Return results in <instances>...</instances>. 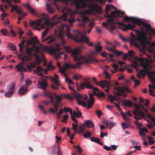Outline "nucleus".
<instances>
[{"label":"nucleus","mask_w":155,"mask_h":155,"mask_svg":"<svg viewBox=\"0 0 155 155\" xmlns=\"http://www.w3.org/2000/svg\"><path fill=\"white\" fill-rule=\"evenodd\" d=\"M64 48L66 51L69 53H71L73 57L74 60L75 61H78L75 64L70 65L68 63L65 62L64 65L62 68H60V72L63 74L65 72L66 69L70 68L76 69L77 67H80L83 63L90 64L93 63V61L98 62V61L95 59L93 56L88 55L84 56L81 55L79 57L78 56L79 55V52L80 51L79 48H76L73 50L71 49L70 47L68 45H65Z\"/></svg>","instance_id":"obj_1"},{"label":"nucleus","mask_w":155,"mask_h":155,"mask_svg":"<svg viewBox=\"0 0 155 155\" xmlns=\"http://www.w3.org/2000/svg\"><path fill=\"white\" fill-rule=\"evenodd\" d=\"M124 12L117 10L116 8L115 11L112 12L110 15L108 14L105 16V17L108 18L107 21L109 24H118L119 28L123 31H126L128 29H133L134 26L132 24H128L125 25L123 23L118 22L115 20L114 18H117L119 17H122V15H124Z\"/></svg>","instance_id":"obj_2"},{"label":"nucleus","mask_w":155,"mask_h":155,"mask_svg":"<svg viewBox=\"0 0 155 155\" xmlns=\"http://www.w3.org/2000/svg\"><path fill=\"white\" fill-rule=\"evenodd\" d=\"M42 17L38 20L35 21H32L31 23V25L34 29L38 30L40 31L41 29L35 26L36 25L37 26H40L41 23L43 22V20H44L45 24L47 26H50L51 27H53L57 24L59 22V21H57L53 22H51L49 21V17L48 15L44 13L42 15Z\"/></svg>","instance_id":"obj_3"},{"label":"nucleus","mask_w":155,"mask_h":155,"mask_svg":"<svg viewBox=\"0 0 155 155\" xmlns=\"http://www.w3.org/2000/svg\"><path fill=\"white\" fill-rule=\"evenodd\" d=\"M94 10L99 14L102 13L101 8L98 4L94 3L91 6L89 10L81 11L80 12V14L82 17L83 21L84 23V24L83 25L84 26H85V24L89 20V18L86 16V15L93 14Z\"/></svg>","instance_id":"obj_4"},{"label":"nucleus","mask_w":155,"mask_h":155,"mask_svg":"<svg viewBox=\"0 0 155 155\" xmlns=\"http://www.w3.org/2000/svg\"><path fill=\"white\" fill-rule=\"evenodd\" d=\"M61 41L60 42L57 43L56 44V48L54 47H50L48 46H47L48 48L46 49V50H48L49 53L51 55H53L54 54L55 55V58L58 59L60 58V55L58 53V54H56L57 51H60L61 49V48L59 47L61 45H64L65 44V41H64V39H60Z\"/></svg>","instance_id":"obj_5"},{"label":"nucleus","mask_w":155,"mask_h":155,"mask_svg":"<svg viewBox=\"0 0 155 155\" xmlns=\"http://www.w3.org/2000/svg\"><path fill=\"white\" fill-rule=\"evenodd\" d=\"M48 48V47L43 45H40L39 46H37L36 47V48L35 49V53L33 55L35 56V62L37 65H39L42 61L41 58L38 55V53H42L45 51L46 49Z\"/></svg>","instance_id":"obj_6"},{"label":"nucleus","mask_w":155,"mask_h":155,"mask_svg":"<svg viewBox=\"0 0 155 155\" xmlns=\"http://www.w3.org/2000/svg\"><path fill=\"white\" fill-rule=\"evenodd\" d=\"M124 42L129 41L131 45H134L135 46H138V44L134 40H136L140 43V45L144 48L150 46V41L148 39H122Z\"/></svg>","instance_id":"obj_7"},{"label":"nucleus","mask_w":155,"mask_h":155,"mask_svg":"<svg viewBox=\"0 0 155 155\" xmlns=\"http://www.w3.org/2000/svg\"><path fill=\"white\" fill-rule=\"evenodd\" d=\"M134 31L137 35V37L136 35H133L132 32L130 33L131 38L130 39H152L151 38L146 37L147 33L145 31L143 30L140 31L139 30H135ZM120 39H128L124 38L121 35H120Z\"/></svg>","instance_id":"obj_8"},{"label":"nucleus","mask_w":155,"mask_h":155,"mask_svg":"<svg viewBox=\"0 0 155 155\" xmlns=\"http://www.w3.org/2000/svg\"><path fill=\"white\" fill-rule=\"evenodd\" d=\"M74 32L76 33L75 35L76 37L75 38H73V35L70 33L69 27L68 26L67 28L66 35L67 37L71 38V39H89L86 36V33L85 32L81 33L80 31H78L76 30H74Z\"/></svg>","instance_id":"obj_9"},{"label":"nucleus","mask_w":155,"mask_h":155,"mask_svg":"<svg viewBox=\"0 0 155 155\" xmlns=\"http://www.w3.org/2000/svg\"><path fill=\"white\" fill-rule=\"evenodd\" d=\"M123 20L125 22L127 21H131L134 24H132L134 25V27L133 29H131V30H133L135 28L136 25H137L139 26H141L142 23L143 21L142 20H141L137 18L132 17H129L127 15L124 18Z\"/></svg>","instance_id":"obj_10"},{"label":"nucleus","mask_w":155,"mask_h":155,"mask_svg":"<svg viewBox=\"0 0 155 155\" xmlns=\"http://www.w3.org/2000/svg\"><path fill=\"white\" fill-rule=\"evenodd\" d=\"M35 48H35H26V51L27 55L24 54L20 58V60L22 61H27L31 60L32 57L31 52L32 51H35Z\"/></svg>","instance_id":"obj_11"},{"label":"nucleus","mask_w":155,"mask_h":155,"mask_svg":"<svg viewBox=\"0 0 155 155\" xmlns=\"http://www.w3.org/2000/svg\"><path fill=\"white\" fill-rule=\"evenodd\" d=\"M145 28L149 36L152 37H155V29L152 28L150 24L143 21L141 24Z\"/></svg>","instance_id":"obj_12"},{"label":"nucleus","mask_w":155,"mask_h":155,"mask_svg":"<svg viewBox=\"0 0 155 155\" xmlns=\"http://www.w3.org/2000/svg\"><path fill=\"white\" fill-rule=\"evenodd\" d=\"M38 88L41 89L44 91H46L47 90L48 84L46 78H42L40 80H38Z\"/></svg>","instance_id":"obj_13"},{"label":"nucleus","mask_w":155,"mask_h":155,"mask_svg":"<svg viewBox=\"0 0 155 155\" xmlns=\"http://www.w3.org/2000/svg\"><path fill=\"white\" fill-rule=\"evenodd\" d=\"M61 101H54V104H52V105H53L54 109H53L52 107L50 108L49 110V112L51 114L54 113H57L58 112V107H61L62 106L61 105Z\"/></svg>","instance_id":"obj_14"},{"label":"nucleus","mask_w":155,"mask_h":155,"mask_svg":"<svg viewBox=\"0 0 155 155\" xmlns=\"http://www.w3.org/2000/svg\"><path fill=\"white\" fill-rule=\"evenodd\" d=\"M102 25L109 30L111 33H113V30L115 29L116 27L114 25V24H109L107 21V22H104L103 23Z\"/></svg>","instance_id":"obj_15"},{"label":"nucleus","mask_w":155,"mask_h":155,"mask_svg":"<svg viewBox=\"0 0 155 155\" xmlns=\"http://www.w3.org/2000/svg\"><path fill=\"white\" fill-rule=\"evenodd\" d=\"M80 87L82 89L85 88L90 89L93 87V85L88 81L82 82L80 84Z\"/></svg>","instance_id":"obj_16"},{"label":"nucleus","mask_w":155,"mask_h":155,"mask_svg":"<svg viewBox=\"0 0 155 155\" xmlns=\"http://www.w3.org/2000/svg\"><path fill=\"white\" fill-rule=\"evenodd\" d=\"M24 61H22V62H20L15 66V67L17 69V70L18 71L21 72L22 71H27V69L24 66Z\"/></svg>","instance_id":"obj_17"},{"label":"nucleus","mask_w":155,"mask_h":155,"mask_svg":"<svg viewBox=\"0 0 155 155\" xmlns=\"http://www.w3.org/2000/svg\"><path fill=\"white\" fill-rule=\"evenodd\" d=\"M14 87L13 84L10 85L8 88V91L5 93V96L7 97H11L14 93Z\"/></svg>","instance_id":"obj_18"},{"label":"nucleus","mask_w":155,"mask_h":155,"mask_svg":"<svg viewBox=\"0 0 155 155\" xmlns=\"http://www.w3.org/2000/svg\"><path fill=\"white\" fill-rule=\"evenodd\" d=\"M27 87L25 85H23L19 89L18 91V94L20 95H24L27 92Z\"/></svg>","instance_id":"obj_19"},{"label":"nucleus","mask_w":155,"mask_h":155,"mask_svg":"<svg viewBox=\"0 0 155 155\" xmlns=\"http://www.w3.org/2000/svg\"><path fill=\"white\" fill-rule=\"evenodd\" d=\"M117 91L114 92V94L119 97H121L124 93V90L123 87H118L117 88Z\"/></svg>","instance_id":"obj_20"},{"label":"nucleus","mask_w":155,"mask_h":155,"mask_svg":"<svg viewBox=\"0 0 155 155\" xmlns=\"http://www.w3.org/2000/svg\"><path fill=\"white\" fill-rule=\"evenodd\" d=\"M102 84L104 86V87L102 88L104 89L105 87L106 86L107 89H104V90L106 92H109L110 89V86H111V84L109 81H107L106 80H104L103 81V83Z\"/></svg>","instance_id":"obj_21"},{"label":"nucleus","mask_w":155,"mask_h":155,"mask_svg":"<svg viewBox=\"0 0 155 155\" xmlns=\"http://www.w3.org/2000/svg\"><path fill=\"white\" fill-rule=\"evenodd\" d=\"M37 65L35 62H30L27 65L26 67L29 71H31Z\"/></svg>","instance_id":"obj_22"},{"label":"nucleus","mask_w":155,"mask_h":155,"mask_svg":"<svg viewBox=\"0 0 155 155\" xmlns=\"http://www.w3.org/2000/svg\"><path fill=\"white\" fill-rule=\"evenodd\" d=\"M24 6L26 7L28 11L32 14L36 15L37 14L35 10L28 4H26L24 5Z\"/></svg>","instance_id":"obj_23"},{"label":"nucleus","mask_w":155,"mask_h":155,"mask_svg":"<svg viewBox=\"0 0 155 155\" xmlns=\"http://www.w3.org/2000/svg\"><path fill=\"white\" fill-rule=\"evenodd\" d=\"M84 124L85 126H87L88 128L92 127L94 126V124L93 122L90 120H87L84 121Z\"/></svg>","instance_id":"obj_24"},{"label":"nucleus","mask_w":155,"mask_h":155,"mask_svg":"<svg viewBox=\"0 0 155 155\" xmlns=\"http://www.w3.org/2000/svg\"><path fill=\"white\" fill-rule=\"evenodd\" d=\"M27 43L28 45H31L33 46H34L37 43L39 44L38 39H27Z\"/></svg>","instance_id":"obj_25"},{"label":"nucleus","mask_w":155,"mask_h":155,"mask_svg":"<svg viewBox=\"0 0 155 155\" xmlns=\"http://www.w3.org/2000/svg\"><path fill=\"white\" fill-rule=\"evenodd\" d=\"M12 9H14V10L18 15H21L23 13V12L16 5H14Z\"/></svg>","instance_id":"obj_26"},{"label":"nucleus","mask_w":155,"mask_h":155,"mask_svg":"<svg viewBox=\"0 0 155 155\" xmlns=\"http://www.w3.org/2000/svg\"><path fill=\"white\" fill-rule=\"evenodd\" d=\"M133 103L130 101L128 100H124L122 104L124 105H126L129 107L132 106Z\"/></svg>","instance_id":"obj_27"},{"label":"nucleus","mask_w":155,"mask_h":155,"mask_svg":"<svg viewBox=\"0 0 155 155\" xmlns=\"http://www.w3.org/2000/svg\"><path fill=\"white\" fill-rule=\"evenodd\" d=\"M91 80L94 81V83L96 85L100 86L102 88L104 87V86L102 84L103 83V81H101L100 84L97 81L96 78L94 77L92 78V79H91Z\"/></svg>","instance_id":"obj_28"},{"label":"nucleus","mask_w":155,"mask_h":155,"mask_svg":"<svg viewBox=\"0 0 155 155\" xmlns=\"http://www.w3.org/2000/svg\"><path fill=\"white\" fill-rule=\"evenodd\" d=\"M75 42H81L83 40H85L86 42L90 46H93V43L90 41H88L89 39H74Z\"/></svg>","instance_id":"obj_29"},{"label":"nucleus","mask_w":155,"mask_h":155,"mask_svg":"<svg viewBox=\"0 0 155 155\" xmlns=\"http://www.w3.org/2000/svg\"><path fill=\"white\" fill-rule=\"evenodd\" d=\"M55 33L56 36L59 38L60 39H63V36L64 35L63 30H61L59 31L58 34L57 35L56 31H55Z\"/></svg>","instance_id":"obj_30"},{"label":"nucleus","mask_w":155,"mask_h":155,"mask_svg":"<svg viewBox=\"0 0 155 155\" xmlns=\"http://www.w3.org/2000/svg\"><path fill=\"white\" fill-rule=\"evenodd\" d=\"M46 6L47 9L49 13L51 14H53L54 11L51 8V5L48 4H47Z\"/></svg>","instance_id":"obj_31"},{"label":"nucleus","mask_w":155,"mask_h":155,"mask_svg":"<svg viewBox=\"0 0 155 155\" xmlns=\"http://www.w3.org/2000/svg\"><path fill=\"white\" fill-rule=\"evenodd\" d=\"M52 94L55 97L56 99V101H61L62 99V97L61 96H59L54 93H51V94Z\"/></svg>","instance_id":"obj_32"},{"label":"nucleus","mask_w":155,"mask_h":155,"mask_svg":"<svg viewBox=\"0 0 155 155\" xmlns=\"http://www.w3.org/2000/svg\"><path fill=\"white\" fill-rule=\"evenodd\" d=\"M47 68L46 69V70H44V73L45 74H47V71L50 69H51L52 70H54V67L50 63L48 64L47 65Z\"/></svg>","instance_id":"obj_33"},{"label":"nucleus","mask_w":155,"mask_h":155,"mask_svg":"<svg viewBox=\"0 0 155 155\" xmlns=\"http://www.w3.org/2000/svg\"><path fill=\"white\" fill-rule=\"evenodd\" d=\"M25 42V39H23V40L21 41V43L18 44V46L19 47V49L20 51H22L24 48L25 47L24 44Z\"/></svg>","instance_id":"obj_34"},{"label":"nucleus","mask_w":155,"mask_h":155,"mask_svg":"<svg viewBox=\"0 0 155 155\" xmlns=\"http://www.w3.org/2000/svg\"><path fill=\"white\" fill-rule=\"evenodd\" d=\"M44 69L39 66H38L34 70V72L36 73H38L39 72H41Z\"/></svg>","instance_id":"obj_35"},{"label":"nucleus","mask_w":155,"mask_h":155,"mask_svg":"<svg viewBox=\"0 0 155 155\" xmlns=\"http://www.w3.org/2000/svg\"><path fill=\"white\" fill-rule=\"evenodd\" d=\"M144 61L146 64L144 65H145L146 67V65H149L150 63L153 62V60L151 59H148L147 58H144Z\"/></svg>","instance_id":"obj_36"},{"label":"nucleus","mask_w":155,"mask_h":155,"mask_svg":"<svg viewBox=\"0 0 155 155\" xmlns=\"http://www.w3.org/2000/svg\"><path fill=\"white\" fill-rule=\"evenodd\" d=\"M74 96L76 97L77 100L79 99V98H83V96L81 95L80 94L77 93L74 90Z\"/></svg>","instance_id":"obj_37"},{"label":"nucleus","mask_w":155,"mask_h":155,"mask_svg":"<svg viewBox=\"0 0 155 155\" xmlns=\"http://www.w3.org/2000/svg\"><path fill=\"white\" fill-rule=\"evenodd\" d=\"M85 127L84 124H81L79 126V130L78 131V133L79 134L83 133L85 130Z\"/></svg>","instance_id":"obj_38"},{"label":"nucleus","mask_w":155,"mask_h":155,"mask_svg":"<svg viewBox=\"0 0 155 155\" xmlns=\"http://www.w3.org/2000/svg\"><path fill=\"white\" fill-rule=\"evenodd\" d=\"M27 35L30 36V39H38L37 36H33V34L31 31H29L28 32Z\"/></svg>","instance_id":"obj_39"},{"label":"nucleus","mask_w":155,"mask_h":155,"mask_svg":"<svg viewBox=\"0 0 155 155\" xmlns=\"http://www.w3.org/2000/svg\"><path fill=\"white\" fill-rule=\"evenodd\" d=\"M94 100H89L88 101L87 108L90 109L94 103Z\"/></svg>","instance_id":"obj_40"},{"label":"nucleus","mask_w":155,"mask_h":155,"mask_svg":"<svg viewBox=\"0 0 155 155\" xmlns=\"http://www.w3.org/2000/svg\"><path fill=\"white\" fill-rule=\"evenodd\" d=\"M91 140L96 143H97L100 141V139L98 138H96L94 137H91L90 139Z\"/></svg>","instance_id":"obj_41"},{"label":"nucleus","mask_w":155,"mask_h":155,"mask_svg":"<svg viewBox=\"0 0 155 155\" xmlns=\"http://www.w3.org/2000/svg\"><path fill=\"white\" fill-rule=\"evenodd\" d=\"M150 76L151 79L155 81V71H150Z\"/></svg>","instance_id":"obj_42"},{"label":"nucleus","mask_w":155,"mask_h":155,"mask_svg":"<svg viewBox=\"0 0 155 155\" xmlns=\"http://www.w3.org/2000/svg\"><path fill=\"white\" fill-rule=\"evenodd\" d=\"M49 28H46L45 31L42 33L41 35V38H44L48 32L49 31Z\"/></svg>","instance_id":"obj_43"},{"label":"nucleus","mask_w":155,"mask_h":155,"mask_svg":"<svg viewBox=\"0 0 155 155\" xmlns=\"http://www.w3.org/2000/svg\"><path fill=\"white\" fill-rule=\"evenodd\" d=\"M51 80L57 87H58L61 85V84L58 80H56L55 78H52Z\"/></svg>","instance_id":"obj_44"},{"label":"nucleus","mask_w":155,"mask_h":155,"mask_svg":"<svg viewBox=\"0 0 155 155\" xmlns=\"http://www.w3.org/2000/svg\"><path fill=\"white\" fill-rule=\"evenodd\" d=\"M102 47L100 45L95 46V50L97 53L100 52L102 50Z\"/></svg>","instance_id":"obj_45"},{"label":"nucleus","mask_w":155,"mask_h":155,"mask_svg":"<svg viewBox=\"0 0 155 155\" xmlns=\"http://www.w3.org/2000/svg\"><path fill=\"white\" fill-rule=\"evenodd\" d=\"M9 46L11 50L15 51L16 50V48L14 44L10 43H9Z\"/></svg>","instance_id":"obj_46"},{"label":"nucleus","mask_w":155,"mask_h":155,"mask_svg":"<svg viewBox=\"0 0 155 155\" xmlns=\"http://www.w3.org/2000/svg\"><path fill=\"white\" fill-rule=\"evenodd\" d=\"M142 67L144 69L140 70L139 71V72L140 74L143 75V74L145 73V71H147V69L145 65H143Z\"/></svg>","instance_id":"obj_47"},{"label":"nucleus","mask_w":155,"mask_h":155,"mask_svg":"<svg viewBox=\"0 0 155 155\" xmlns=\"http://www.w3.org/2000/svg\"><path fill=\"white\" fill-rule=\"evenodd\" d=\"M1 32L4 36H7L8 35L7 30L5 28H3L1 29Z\"/></svg>","instance_id":"obj_48"},{"label":"nucleus","mask_w":155,"mask_h":155,"mask_svg":"<svg viewBox=\"0 0 155 155\" xmlns=\"http://www.w3.org/2000/svg\"><path fill=\"white\" fill-rule=\"evenodd\" d=\"M140 116L141 118H144L145 114L142 111L138 110V116Z\"/></svg>","instance_id":"obj_49"},{"label":"nucleus","mask_w":155,"mask_h":155,"mask_svg":"<svg viewBox=\"0 0 155 155\" xmlns=\"http://www.w3.org/2000/svg\"><path fill=\"white\" fill-rule=\"evenodd\" d=\"M117 56H120L123 54V52L122 51H115L114 53Z\"/></svg>","instance_id":"obj_50"},{"label":"nucleus","mask_w":155,"mask_h":155,"mask_svg":"<svg viewBox=\"0 0 155 155\" xmlns=\"http://www.w3.org/2000/svg\"><path fill=\"white\" fill-rule=\"evenodd\" d=\"M116 123L113 122H110L109 124V128L110 129H111L115 125Z\"/></svg>","instance_id":"obj_51"},{"label":"nucleus","mask_w":155,"mask_h":155,"mask_svg":"<svg viewBox=\"0 0 155 155\" xmlns=\"http://www.w3.org/2000/svg\"><path fill=\"white\" fill-rule=\"evenodd\" d=\"M110 5L109 4H107L105 8V12L106 13H107L110 10Z\"/></svg>","instance_id":"obj_52"},{"label":"nucleus","mask_w":155,"mask_h":155,"mask_svg":"<svg viewBox=\"0 0 155 155\" xmlns=\"http://www.w3.org/2000/svg\"><path fill=\"white\" fill-rule=\"evenodd\" d=\"M95 112L96 114L98 116V117L99 118H100V116L102 114V112L99 110H96Z\"/></svg>","instance_id":"obj_53"},{"label":"nucleus","mask_w":155,"mask_h":155,"mask_svg":"<svg viewBox=\"0 0 155 155\" xmlns=\"http://www.w3.org/2000/svg\"><path fill=\"white\" fill-rule=\"evenodd\" d=\"M65 81L68 84H72L73 83V82L70 80V78L68 77H67L66 78L65 80Z\"/></svg>","instance_id":"obj_54"},{"label":"nucleus","mask_w":155,"mask_h":155,"mask_svg":"<svg viewBox=\"0 0 155 155\" xmlns=\"http://www.w3.org/2000/svg\"><path fill=\"white\" fill-rule=\"evenodd\" d=\"M104 149L107 151H110L111 150V146L108 147L107 145H104L103 147Z\"/></svg>","instance_id":"obj_55"},{"label":"nucleus","mask_w":155,"mask_h":155,"mask_svg":"<svg viewBox=\"0 0 155 155\" xmlns=\"http://www.w3.org/2000/svg\"><path fill=\"white\" fill-rule=\"evenodd\" d=\"M142 129L141 128L139 131V134L141 136H144L145 135V134L144 133L143 131L142 130Z\"/></svg>","instance_id":"obj_56"},{"label":"nucleus","mask_w":155,"mask_h":155,"mask_svg":"<svg viewBox=\"0 0 155 155\" xmlns=\"http://www.w3.org/2000/svg\"><path fill=\"white\" fill-rule=\"evenodd\" d=\"M104 73L105 75L106 78H110V76L109 75L108 72L107 71H105Z\"/></svg>","instance_id":"obj_57"},{"label":"nucleus","mask_w":155,"mask_h":155,"mask_svg":"<svg viewBox=\"0 0 155 155\" xmlns=\"http://www.w3.org/2000/svg\"><path fill=\"white\" fill-rule=\"evenodd\" d=\"M91 89H92L93 90V93L94 94V95H96V94L94 91H99V89H98L97 88L94 87H93V86L92 88H91Z\"/></svg>","instance_id":"obj_58"},{"label":"nucleus","mask_w":155,"mask_h":155,"mask_svg":"<svg viewBox=\"0 0 155 155\" xmlns=\"http://www.w3.org/2000/svg\"><path fill=\"white\" fill-rule=\"evenodd\" d=\"M121 126L123 130H124L128 128L127 125L124 123H121Z\"/></svg>","instance_id":"obj_59"},{"label":"nucleus","mask_w":155,"mask_h":155,"mask_svg":"<svg viewBox=\"0 0 155 155\" xmlns=\"http://www.w3.org/2000/svg\"><path fill=\"white\" fill-rule=\"evenodd\" d=\"M109 57L110 59V61H115V60L113 58L114 56V54H109Z\"/></svg>","instance_id":"obj_60"},{"label":"nucleus","mask_w":155,"mask_h":155,"mask_svg":"<svg viewBox=\"0 0 155 155\" xmlns=\"http://www.w3.org/2000/svg\"><path fill=\"white\" fill-rule=\"evenodd\" d=\"M108 97L109 99L111 102H112L113 100H114V97L112 95L109 94L108 95Z\"/></svg>","instance_id":"obj_61"},{"label":"nucleus","mask_w":155,"mask_h":155,"mask_svg":"<svg viewBox=\"0 0 155 155\" xmlns=\"http://www.w3.org/2000/svg\"><path fill=\"white\" fill-rule=\"evenodd\" d=\"M71 117L73 116L74 117H77V111L74 110L73 112H72V114L71 115Z\"/></svg>","instance_id":"obj_62"},{"label":"nucleus","mask_w":155,"mask_h":155,"mask_svg":"<svg viewBox=\"0 0 155 155\" xmlns=\"http://www.w3.org/2000/svg\"><path fill=\"white\" fill-rule=\"evenodd\" d=\"M72 130L77 129L78 126L77 124H75L73 123L72 124Z\"/></svg>","instance_id":"obj_63"},{"label":"nucleus","mask_w":155,"mask_h":155,"mask_svg":"<svg viewBox=\"0 0 155 155\" xmlns=\"http://www.w3.org/2000/svg\"><path fill=\"white\" fill-rule=\"evenodd\" d=\"M101 55L103 57L106 58L107 56V53L104 51L101 53Z\"/></svg>","instance_id":"obj_64"}]
</instances>
